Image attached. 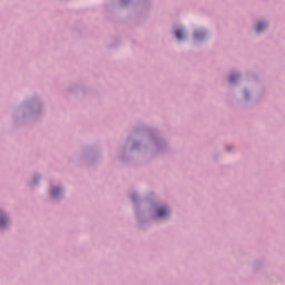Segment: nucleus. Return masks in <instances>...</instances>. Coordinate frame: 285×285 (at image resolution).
Masks as SVG:
<instances>
[{
  "label": "nucleus",
  "mask_w": 285,
  "mask_h": 285,
  "mask_svg": "<svg viewBox=\"0 0 285 285\" xmlns=\"http://www.w3.org/2000/svg\"><path fill=\"white\" fill-rule=\"evenodd\" d=\"M194 37H195V39H202L204 37V33L200 31H196Z\"/></svg>",
  "instance_id": "7"
},
{
  "label": "nucleus",
  "mask_w": 285,
  "mask_h": 285,
  "mask_svg": "<svg viewBox=\"0 0 285 285\" xmlns=\"http://www.w3.org/2000/svg\"><path fill=\"white\" fill-rule=\"evenodd\" d=\"M7 222H8V218H6V216H2V217L0 218V228H2V226H3L4 224H7Z\"/></svg>",
  "instance_id": "6"
},
{
  "label": "nucleus",
  "mask_w": 285,
  "mask_h": 285,
  "mask_svg": "<svg viewBox=\"0 0 285 285\" xmlns=\"http://www.w3.org/2000/svg\"><path fill=\"white\" fill-rule=\"evenodd\" d=\"M170 212L166 207L158 208L157 216L158 217H166Z\"/></svg>",
  "instance_id": "1"
},
{
  "label": "nucleus",
  "mask_w": 285,
  "mask_h": 285,
  "mask_svg": "<svg viewBox=\"0 0 285 285\" xmlns=\"http://www.w3.org/2000/svg\"><path fill=\"white\" fill-rule=\"evenodd\" d=\"M176 39H178V41L184 39V31L181 29L176 30Z\"/></svg>",
  "instance_id": "3"
},
{
  "label": "nucleus",
  "mask_w": 285,
  "mask_h": 285,
  "mask_svg": "<svg viewBox=\"0 0 285 285\" xmlns=\"http://www.w3.org/2000/svg\"><path fill=\"white\" fill-rule=\"evenodd\" d=\"M61 193V189H59V188H53L52 190H51V196L52 197H58V195Z\"/></svg>",
  "instance_id": "4"
},
{
  "label": "nucleus",
  "mask_w": 285,
  "mask_h": 285,
  "mask_svg": "<svg viewBox=\"0 0 285 285\" xmlns=\"http://www.w3.org/2000/svg\"><path fill=\"white\" fill-rule=\"evenodd\" d=\"M237 79H239V76H237V75H232V76L229 77L230 83H235V81H237Z\"/></svg>",
  "instance_id": "5"
},
{
  "label": "nucleus",
  "mask_w": 285,
  "mask_h": 285,
  "mask_svg": "<svg viewBox=\"0 0 285 285\" xmlns=\"http://www.w3.org/2000/svg\"><path fill=\"white\" fill-rule=\"evenodd\" d=\"M267 26L268 24L266 22H259L258 26L256 27V31L263 32L264 30H266Z\"/></svg>",
  "instance_id": "2"
}]
</instances>
